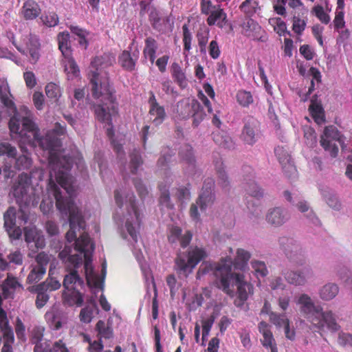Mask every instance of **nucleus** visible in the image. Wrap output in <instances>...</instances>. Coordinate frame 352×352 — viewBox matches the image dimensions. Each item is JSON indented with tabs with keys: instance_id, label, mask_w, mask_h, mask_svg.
Instances as JSON below:
<instances>
[{
	"instance_id": "10",
	"label": "nucleus",
	"mask_w": 352,
	"mask_h": 352,
	"mask_svg": "<svg viewBox=\"0 0 352 352\" xmlns=\"http://www.w3.org/2000/svg\"><path fill=\"white\" fill-rule=\"evenodd\" d=\"M16 215L17 211L14 206H9L3 213V228L11 241L19 240L22 236V230L16 225Z\"/></svg>"
},
{
	"instance_id": "49",
	"label": "nucleus",
	"mask_w": 352,
	"mask_h": 352,
	"mask_svg": "<svg viewBox=\"0 0 352 352\" xmlns=\"http://www.w3.org/2000/svg\"><path fill=\"white\" fill-rule=\"evenodd\" d=\"M240 8L247 15L252 16L258 9V3L254 0H245L240 6Z\"/></svg>"
},
{
	"instance_id": "35",
	"label": "nucleus",
	"mask_w": 352,
	"mask_h": 352,
	"mask_svg": "<svg viewBox=\"0 0 352 352\" xmlns=\"http://www.w3.org/2000/svg\"><path fill=\"white\" fill-rule=\"evenodd\" d=\"M179 155L182 160L188 164V170L192 172L195 167V160L192 147L189 145H185L179 151Z\"/></svg>"
},
{
	"instance_id": "36",
	"label": "nucleus",
	"mask_w": 352,
	"mask_h": 352,
	"mask_svg": "<svg viewBox=\"0 0 352 352\" xmlns=\"http://www.w3.org/2000/svg\"><path fill=\"white\" fill-rule=\"evenodd\" d=\"M96 330L98 331V338L100 340L102 338L111 339L113 336L111 327L107 325L103 320H99L96 323Z\"/></svg>"
},
{
	"instance_id": "31",
	"label": "nucleus",
	"mask_w": 352,
	"mask_h": 352,
	"mask_svg": "<svg viewBox=\"0 0 352 352\" xmlns=\"http://www.w3.org/2000/svg\"><path fill=\"white\" fill-rule=\"evenodd\" d=\"M29 290L37 294L35 303L38 309L44 307L49 300V295L47 294V291L45 290V286L43 285H36L30 288Z\"/></svg>"
},
{
	"instance_id": "57",
	"label": "nucleus",
	"mask_w": 352,
	"mask_h": 352,
	"mask_svg": "<svg viewBox=\"0 0 352 352\" xmlns=\"http://www.w3.org/2000/svg\"><path fill=\"white\" fill-rule=\"evenodd\" d=\"M274 152L280 164L291 161L290 155L284 147L278 146L275 148Z\"/></svg>"
},
{
	"instance_id": "60",
	"label": "nucleus",
	"mask_w": 352,
	"mask_h": 352,
	"mask_svg": "<svg viewBox=\"0 0 352 352\" xmlns=\"http://www.w3.org/2000/svg\"><path fill=\"white\" fill-rule=\"evenodd\" d=\"M312 12L314 13L322 23L327 24L330 21V17L324 12L322 6L318 5L314 7Z\"/></svg>"
},
{
	"instance_id": "62",
	"label": "nucleus",
	"mask_w": 352,
	"mask_h": 352,
	"mask_svg": "<svg viewBox=\"0 0 352 352\" xmlns=\"http://www.w3.org/2000/svg\"><path fill=\"white\" fill-rule=\"evenodd\" d=\"M38 234V233L35 229L26 227L24 228L25 241L28 244L30 251L32 250V245H31L30 243L34 241Z\"/></svg>"
},
{
	"instance_id": "28",
	"label": "nucleus",
	"mask_w": 352,
	"mask_h": 352,
	"mask_svg": "<svg viewBox=\"0 0 352 352\" xmlns=\"http://www.w3.org/2000/svg\"><path fill=\"white\" fill-rule=\"evenodd\" d=\"M339 293V287L336 283H328L319 289V296L324 301L333 299Z\"/></svg>"
},
{
	"instance_id": "20",
	"label": "nucleus",
	"mask_w": 352,
	"mask_h": 352,
	"mask_svg": "<svg viewBox=\"0 0 352 352\" xmlns=\"http://www.w3.org/2000/svg\"><path fill=\"white\" fill-rule=\"evenodd\" d=\"M18 289H23V287L16 278L10 274H8L7 278L0 285V290H1L4 298H13L14 294Z\"/></svg>"
},
{
	"instance_id": "47",
	"label": "nucleus",
	"mask_w": 352,
	"mask_h": 352,
	"mask_svg": "<svg viewBox=\"0 0 352 352\" xmlns=\"http://www.w3.org/2000/svg\"><path fill=\"white\" fill-rule=\"evenodd\" d=\"M17 151L16 147L8 142L0 143V156L6 155L8 157L15 158Z\"/></svg>"
},
{
	"instance_id": "1",
	"label": "nucleus",
	"mask_w": 352,
	"mask_h": 352,
	"mask_svg": "<svg viewBox=\"0 0 352 352\" xmlns=\"http://www.w3.org/2000/svg\"><path fill=\"white\" fill-rule=\"evenodd\" d=\"M11 98L8 83L2 82L0 84L1 101L10 114L13 113L8 123L10 131L11 133L25 138L30 144L34 145L36 142L43 149L50 151L47 191L55 198L56 207L66 211V208L63 207V201H65L66 197L72 199L75 195L77 184L76 179L69 174L73 160L56 152L61 146L59 136L65 133V124L56 122L52 131L47 132L45 136L41 137L39 129L34 121L33 113L24 106L17 111Z\"/></svg>"
},
{
	"instance_id": "59",
	"label": "nucleus",
	"mask_w": 352,
	"mask_h": 352,
	"mask_svg": "<svg viewBox=\"0 0 352 352\" xmlns=\"http://www.w3.org/2000/svg\"><path fill=\"white\" fill-rule=\"evenodd\" d=\"M94 306H87L80 313V320L85 323H89L93 318Z\"/></svg>"
},
{
	"instance_id": "3",
	"label": "nucleus",
	"mask_w": 352,
	"mask_h": 352,
	"mask_svg": "<svg viewBox=\"0 0 352 352\" xmlns=\"http://www.w3.org/2000/svg\"><path fill=\"white\" fill-rule=\"evenodd\" d=\"M215 286L231 298L237 294L236 307L242 306L254 292L253 285L248 282L243 274L232 272V261L224 259L215 267Z\"/></svg>"
},
{
	"instance_id": "9",
	"label": "nucleus",
	"mask_w": 352,
	"mask_h": 352,
	"mask_svg": "<svg viewBox=\"0 0 352 352\" xmlns=\"http://www.w3.org/2000/svg\"><path fill=\"white\" fill-rule=\"evenodd\" d=\"M337 316L331 310L320 311L317 315L318 322H312L311 325L318 331H324L327 329L328 331L336 333L340 330V325L337 321Z\"/></svg>"
},
{
	"instance_id": "56",
	"label": "nucleus",
	"mask_w": 352,
	"mask_h": 352,
	"mask_svg": "<svg viewBox=\"0 0 352 352\" xmlns=\"http://www.w3.org/2000/svg\"><path fill=\"white\" fill-rule=\"evenodd\" d=\"M280 164L282 166L283 173L286 177H287L289 179L296 178L297 175V170L292 161H289L287 163H282Z\"/></svg>"
},
{
	"instance_id": "15",
	"label": "nucleus",
	"mask_w": 352,
	"mask_h": 352,
	"mask_svg": "<svg viewBox=\"0 0 352 352\" xmlns=\"http://www.w3.org/2000/svg\"><path fill=\"white\" fill-rule=\"evenodd\" d=\"M258 122L248 117L244 120V126L241 134V139L247 144L253 145L258 139Z\"/></svg>"
},
{
	"instance_id": "64",
	"label": "nucleus",
	"mask_w": 352,
	"mask_h": 352,
	"mask_svg": "<svg viewBox=\"0 0 352 352\" xmlns=\"http://www.w3.org/2000/svg\"><path fill=\"white\" fill-rule=\"evenodd\" d=\"M197 36L198 39V44L200 47V52L201 53L206 54V45L208 41V32L204 31L198 32Z\"/></svg>"
},
{
	"instance_id": "29",
	"label": "nucleus",
	"mask_w": 352,
	"mask_h": 352,
	"mask_svg": "<svg viewBox=\"0 0 352 352\" xmlns=\"http://www.w3.org/2000/svg\"><path fill=\"white\" fill-rule=\"evenodd\" d=\"M145 45L143 50V55L145 58H148L151 64H153L155 59V54L158 48L157 43L151 36L145 39Z\"/></svg>"
},
{
	"instance_id": "17",
	"label": "nucleus",
	"mask_w": 352,
	"mask_h": 352,
	"mask_svg": "<svg viewBox=\"0 0 352 352\" xmlns=\"http://www.w3.org/2000/svg\"><path fill=\"white\" fill-rule=\"evenodd\" d=\"M66 267L69 270L63 282V285L65 289H80L84 287V280L79 276L76 268L68 267L65 265Z\"/></svg>"
},
{
	"instance_id": "38",
	"label": "nucleus",
	"mask_w": 352,
	"mask_h": 352,
	"mask_svg": "<svg viewBox=\"0 0 352 352\" xmlns=\"http://www.w3.org/2000/svg\"><path fill=\"white\" fill-rule=\"evenodd\" d=\"M30 272L27 277V282L29 284L36 283L41 280L45 274L46 271L42 267H38L32 264L30 266Z\"/></svg>"
},
{
	"instance_id": "19",
	"label": "nucleus",
	"mask_w": 352,
	"mask_h": 352,
	"mask_svg": "<svg viewBox=\"0 0 352 352\" xmlns=\"http://www.w3.org/2000/svg\"><path fill=\"white\" fill-rule=\"evenodd\" d=\"M150 98L148 99V104L150 106L149 114L151 116L154 117L153 122L155 125H159L163 122L166 114L164 107L160 105L157 102L153 92H150Z\"/></svg>"
},
{
	"instance_id": "23",
	"label": "nucleus",
	"mask_w": 352,
	"mask_h": 352,
	"mask_svg": "<svg viewBox=\"0 0 352 352\" xmlns=\"http://www.w3.org/2000/svg\"><path fill=\"white\" fill-rule=\"evenodd\" d=\"M62 297L65 305L81 307L83 304V295L80 289H64Z\"/></svg>"
},
{
	"instance_id": "4",
	"label": "nucleus",
	"mask_w": 352,
	"mask_h": 352,
	"mask_svg": "<svg viewBox=\"0 0 352 352\" xmlns=\"http://www.w3.org/2000/svg\"><path fill=\"white\" fill-rule=\"evenodd\" d=\"M115 63V56L111 53H104L96 56L91 63V69L88 74L91 85L92 96L96 98L103 97L111 103H113L115 98L105 69L112 66Z\"/></svg>"
},
{
	"instance_id": "54",
	"label": "nucleus",
	"mask_w": 352,
	"mask_h": 352,
	"mask_svg": "<svg viewBox=\"0 0 352 352\" xmlns=\"http://www.w3.org/2000/svg\"><path fill=\"white\" fill-rule=\"evenodd\" d=\"M32 164V160L28 155H21L16 160L15 166L17 169H28Z\"/></svg>"
},
{
	"instance_id": "6",
	"label": "nucleus",
	"mask_w": 352,
	"mask_h": 352,
	"mask_svg": "<svg viewBox=\"0 0 352 352\" xmlns=\"http://www.w3.org/2000/svg\"><path fill=\"white\" fill-rule=\"evenodd\" d=\"M207 256L204 249L195 247H191L188 254H179L175 259V270L187 276L190 274L195 266L204 258Z\"/></svg>"
},
{
	"instance_id": "12",
	"label": "nucleus",
	"mask_w": 352,
	"mask_h": 352,
	"mask_svg": "<svg viewBox=\"0 0 352 352\" xmlns=\"http://www.w3.org/2000/svg\"><path fill=\"white\" fill-rule=\"evenodd\" d=\"M214 186V182L212 178H208L204 181L201 193L197 199V204L201 211H205L208 207L214 204L215 201Z\"/></svg>"
},
{
	"instance_id": "52",
	"label": "nucleus",
	"mask_w": 352,
	"mask_h": 352,
	"mask_svg": "<svg viewBox=\"0 0 352 352\" xmlns=\"http://www.w3.org/2000/svg\"><path fill=\"white\" fill-rule=\"evenodd\" d=\"M45 316L47 322L54 329L58 330L62 327V323L54 311L47 312Z\"/></svg>"
},
{
	"instance_id": "44",
	"label": "nucleus",
	"mask_w": 352,
	"mask_h": 352,
	"mask_svg": "<svg viewBox=\"0 0 352 352\" xmlns=\"http://www.w3.org/2000/svg\"><path fill=\"white\" fill-rule=\"evenodd\" d=\"M252 268L254 270L255 275L257 278L259 277H265L268 274V270L267 269L266 265L265 262L258 261V260H252L251 261Z\"/></svg>"
},
{
	"instance_id": "41",
	"label": "nucleus",
	"mask_w": 352,
	"mask_h": 352,
	"mask_svg": "<svg viewBox=\"0 0 352 352\" xmlns=\"http://www.w3.org/2000/svg\"><path fill=\"white\" fill-rule=\"evenodd\" d=\"M323 197L329 207L336 210H340L342 206L341 202L333 192L325 191L323 193Z\"/></svg>"
},
{
	"instance_id": "48",
	"label": "nucleus",
	"mask_w": 352,
	"mask_h": 352,
	"mask_svg": "<svg viewBox=\"0 0 352 352\" xmlns=\"http://www.w3.org/2000/svg\"><path fill=\"white\" fill-rule=\"evenodd\" d=\"M41 19L43 24L47 27H54L58 23V15L54 12H45Z\"/></svg>"
},
{
	"instance_id": "40",
	"label": "nucleus",
	"mask_w": 352,
	"mask_h": 352,
	"mask_svg": "<svg viewBox=\"0 0 352 352\" xmlns=\"http://www.w3.org/2000/svg\"><path fill=\"white\" fill-rule=\"evenodd\" d=\"M129 168L132 174H135L138 168L143 164L142 158L139 151L134 148L129 155Z\"/></svg>"
},
{
	"instance_id": "39",
	"label": "nucleus",
	"mask_w": 352,
	"mask_h": 352,
	"mask_svg": "<svg viewBox=\"0 0 352 352\" xmlns=\"http://www.w3.org/2000/svg\"><path fill=\"white\" fill-rule=\"evenodd\" d=\"M243 188L248 195L253 197L260 199L263 197V190L254 181L244 183Z\"/></svg>"
},
{
	"instance_id": "21",
	"label": "nucleus",
	"mask_w": 352,
	"mask_h": 352,
	"mask_svg": "<svg viewBox=\"0 0 352 352\" xmlns=\"http://www.w3.org/2000/svg\"><path fill=\"white\" fill-rule=\"evenodd\" d=\"M199 102L196 100L184 99L177 102L176 112L181 119H188L195 109H198Z\"/></svg>"
},
{
	"instance_id": "51",
	"label": "nucleus",
	"mask_w": 352,
	"mask_h": 352,
	"mask_svg": "<svg viewBox=\"0 0 352 352\" xmlns=\"http://www.w3.org/2000/svg\"><path fill=\"white\" fill-rule=\"evenodd\" d=\"M237 101L243 107H247L253 102V98L250 92L241 90L236 94Z\"/></svg>"
},
{
	"instance_id": "43",
	"label": "nucleus",
	"mask_w": 352,
	"mask_h": 352,
	"mask_svg": "<svg viewBox=\"0 0 352 352\" xmlns=\"http://www.w3.org/2000/svg\"><path fill=\"white\" fill-rule=\"evenodd\" d=\"M95 114L97 118L101 122H109L111 120V113L109 107L104 105L96 104L94 106Z\"/></svg>"
},
{
	"instance_id": "24",
	"label": "nucleus",
	"mask_w": 352,
	"mask_h": 352,
	"mask_svg": "<svg viewBox=\"0 0 352 352\" xmlns=\"http://www.w3.org/2000/svg\"><path fill=\"white\" fill-rule=\"evenodd\" d=\"M309 110L317 124H321L325 122L324 111L321 101L318 100L317 95H314L311 99Z\"/></svg>"
},
{
	"instance_id": "18",
	"label": "nucleus",
	"mask_w": 352,
	"mask_h": 352,
	"mask_svg": "<svg viewBox=\"0 0 352 352\" xmlns=\"http://www.w3.org/2000/svg\"><path fill=\"white\" fill-rule=\"evenodd\" d=\"M258 328L263 336V339L261 340L263 346L266 349H270V352H278L276 343L269 324L264 321H261L259 322Z\"/></svg>"
},
{
	"instance_id": "63",
	"label": "nucleus",
	"mask_w": 352,
	"mask_h": 352,
	"mask_svg": "<svg viewBox=\"0 0 352 352\" xmlns=\"http://www.w3.org/2000/svg\"><path fill=\"white\" fill-rule=\"evenodd\" d=\"M10 263L21 265L23 263V255L20 250H15L7 256Z\"/></svg>"
},
{
	"instance_id": "2",
	"label": "nucleus",
	"mask_w": 352,
	"mask_h": 352,
	"mask_svg": "<svg viewBox=\"0 0 352 352\" xmlns=\"http://www.w3.org/2000/svg\"><path fill=\"white\" fill-rule=\"evenodd\" d=\"M63 207L68 208L66 211L63 208L56 207L62 214L68 217L70 229L66 233L65 237L68 243L75 241L74 248L72 245L66 244L64 249L59 253V258L68 267L77 269L82 263L84 258V267L87 285L94 289H103V280L94 273L91 264V254L94 251V245L87 233L83 231L78 238L76 236V230L80 231L85 228V221L78 208L73 199L65 198L63 201Z\"/></svg>"
},
{
	"instance_id": "45",
	"label": "nucleus",
	"mask_w": 352,
	"mask_h": 352,
	"mask_svg": "<svg viewBox=\"0 0 352 352\" xmlns=\"http://www.w3.org/2000/svg\"><path fill=\"white\" fill-rule=\"evenodd\" d=\"M3 332V344L12 345L14 341V333L8 322H4L0 326Z\"/></svg>"
},
{
	"instance_id": "5",
	"label": "nucleus",
	"mask_w": 352,
	"mask_h": 352,
	"mask_svg": "<svg viewBox=\"0 0 352 352\" xmlns=\"http://www.w3.org/2000/svg\"><path fill=\"white\" fill-rule=\"evenodd\" d=\"M12 192L18 206L35 207L39 202V194L32 185L31 177L28 173L19 175L17 182L12 188Z\"/></svg>"
},
{
	"instance_id": "55",
	"label": "nucleus",
	"mask_w": 352,
	"mask_h": 352,
	"mask_svg": "<svg viewBox=\"0 0 352 352\" xmlns=\"http://www.w3.org/2000/svg\"><path fill=\"white\" fill-rule=\"evenodd\" d=\"M18 219L21 225H25L29 221L30 212L28 208L31 206H18Z\"/></svg>"
},
{
	"instance_id": "8",
	"label": "nucleus",
	"mask_w": 352,
	"mask_h": 352,
	"mask_svg": "<svg viewBox=\"0 0 352 352\" xmlns=\"http://www.w3.org/2000/svg\"><path fill=\"white\" fill-rule=\"evenodd\" d=\"M296 302L299 307V311L302 316L311 324L314 321L318 322L316 316L320 314V311H322V307L316 305L308 294H300L296 298Z\"/></svg>"
},
{
	"instance_id": "13",
	"label": "nucleus",
	"mask_w": 352,
	"mask_h": 352,
	"mask_svg": "<svg viewBox=\"0 0 352 352\" xmlns=\"http://www.w3.org/2000/svg\"><path fill=\"white\" fill-rule=\"evenodd\" d=\"M314 276V272L311 267H305L300 270H291L285 274V280L296 286H304L309 280Z\"/></svg>"
},
{
	"instance_id": "26",
	"label": "nucleus",
	"mask_w": 352,
	"mask_h": 352,
	"mask_svg": "<svg viewBox=\"0 0 352 352\" xmlns=\"http://www.w3.org/2000/svg\"><path fill=\"white\" fill-rule=\"evenodd\" d=\"M41 10L34 0H27L21 8V14L25 20H33L39 16Z\"/></svg>"
},
{
	"instance_id": "33",
	"label": "nucleus",
	"mask_w": 352,
	"mask_h": 352,
	"mask_svg": "<svg viewBox=\"0 0 352 352\" xmlns=\"http://www.w3.org/2000/svg\"><path fill=\"white\" fill-rule=\"evenodd\" d=\"M160 197L159 204L161 208L166 210H172L174 208V204L170 200V192L166 186H160Z\"/></svg>"
},
{
	"instance_id": "42",
	"label": "nucleus",
	"mask_w": 352,
	"mask_h": 352,
	"mask_svg": "<svg viewBox=\"0 0 352 352\" xmlns=\"http://www.w3.org/2000/svg\"><path fill=\"white\" fill-rule=\"evenodd\" d=\"M45 94L50 100L57 102L61 96V90L58 85L50 82L45 87Z\"/></svg>"
},
{
	"instance_id": "58",
	"label": "nucleus",
	"mask_w": 352,
	"mask_h": 352,
	"mask_svg": "<svg viewBox=\"0 0 352 352\" xmlns=\"http://www.w3.org/2000/svg\"><path fill=\"white\" fill-rule=\"evenodd\" d=\"M39 285H43L45 286V290L47 292L57 290L61 286L60 283L54 278H47L45 281L41 283Z\"/></svg>"
},
{
	"instance_id": "50",
	"label": "nucleus",
	"mask_w": 352,
	"mask_h": 352,
	"mask_svg": "<svg viewBox=\"0 0 352 352\" xmlns=\"http://www.w3.org/2000/svg\"><path fill=\"white\" fill-rule=\"evenodd\" d=\"M336 272L341 280L346 283L352 282V275L350 270L344 265H338Z\"/></svg>"
},
{
	"instance_id": "53",
	"label": "nucleus",
	"mask_w": 352,
	"mask_h": 352,
	"mask_svg": "<svg viewBox=\"0 0 352 352\" xmlns=\"http://www.w3.org/2000/svg\"><path fill=\"white\" fill-rule=\"evenodd\" d=\"M214 322V317L211 316L209 318L202 322V345L205 344V341L209 335L210 331Z\"/></svg>"
},
{
	"instance_id": "37",
	"label": "nucleus",
	"mask_w": 352,
	"mask_h": 352,
	"mask_svg": "<svg viewBox=\"0 0 352 352\" xmlns=\"http://www.w3.org/2000/svg\"><path fill=\"white\" fill-rule=\"evenodd\" d=\"M119 63L124 69L133 71L135 67V60H134L129 51H123L119 56Z\"/></svg>"
},
{
	"instance_id": "22",
	"label": "nucleus",
	"mask_w": 352,
	"mask_h": 352,
	"mask_svg": "<svg viewBox=\"0 0 352 352\" xmlns=\"http://www.w3.org/2000/svg\"><path fill=\"white\" fill-rule=\"evenodd\" d=\"M236 255L234 261H232V258L227 256L222 258L217 266H218L224 259L230 258L232 261V267H234L235 270L245 271L248 268V262L251 258L250 252L244 249L239 248L236 250Z\"/></svg>"
},
{
	"instance_id": "30",
	"label": "nucleus",
	"mask_w": 352,
	"mask_h": 352,
	"mask_svg": "<svg viewBox=\"0 0 352 352\" xmlns=\"http://www.w3.org/2000/svg\"><path fill=\"white\" fill-rule=\"evenodd\" d=\"M170 72L175 82L182 89L186 88L188 85V80L184 72L177 63H173L172 64Z\"/></svg>"
},
{
	"instance_id": "14",
	"label": "nucleus",
	"mask_w": 352,
	"mask_h": 352,
	"mask_svg": "<svg viewBox=\"0 0 352 352\" xmlns=\"http://www.w3.org/2000/svg\"><path fill=\"white\" fill-rule=\"evenodd\" d=\"M290 218L288 210L281 206L273 207L266 212L265 221L272 227L279 228L289 221Z\"/></svg>"
},
{
	"instance_id": "32",
	"label": "nucleus",
	"mask_w": 352,
	"mask_h": 352,
	"mask_svg": "<svg viewBox=\"0 0 352 352\" xmlns=\"http://www.w3.org/2000/svg\"><path fill=\"white\" fill-rule=\"evenodd\" d=\"M214 142L219 146L228 149L234 148V142L232 139L225 132L216 131L212 133Z\"/></svg>"
},
{
	"instance_id": "11",
	"label": "nucleus",
	"mask_w": 352,
	"mask_h": 352,
	"mask_svg": "<svg viewBox=\"0 0 352 352\" xmlns=\"http://www.w3.org/2000/svg\"><path fill=\"white\" fill-rule=\"evenodd\" d=\"M331 140H337L342 143V135L337 128L334 126H328L324 128L323 135H321L320 144L325 151L330 153L332 157H336L338 153V147Z\"/></svg>"
},
{
	"instance_id": "7",
	"label": "nucleus",
	"mask_w": 352,
	"mask_h": 352,
	"mask_svg": "<svg viewBox=\"0 0 352 352\" xmlns=\"http://www.w3.org/2000/svg\"><path fill=\"white\" fill-rule=\"evenodd\" d=\"M278 243L289 261L295 266H302L307 262L305 250L295 239L287 236L278 239Z\"/></svg>"
},
{
	"instance_id": "27",
	"label": "nucleus",
	"mask_w": 352,
	"mask_h": 352,
	"mask_svg": "<svg viewBox=\"0 0 352 352\" xmlns=\"http://www.w3.org/2000/svg\"><path fill=\"white\" fill-rule=\"evenodd\" d=\"M36 250L34 249L28 253V256L31 258H34V263L32 264L38 267H42L47 271V267L50 261L51 255L45 252H41L36 254Z\"/></svg>"
},
{
	"instance_id": "16",
	"label": "nucleus",
	"mask_w": 352,
	"mask_h": 352,
	"mask_svg": "<svg viewBox=\"0 0 352 352\" xmlns=\"http://www.w3.org/2000/svg\"><path fill=\"white\" fill-rule=\"evenodd\" d=\"M241 32L245 36L252 38L254 40L260 41L261 42H265L267 41L266 36L261 34H265V32L262 30L261 27L258 25V23L254 21L252 19H245L241 24Z\"/></svg>"
},
{
	"instance_id": "34",
	"label": "nucleus",
	"mask_w": 352,
	"mask_h": 352,
	"mask_svg": "<svg viewBox=\"0 0 352 352\" xmlns=\"http://www.w3.org/2000/svg\"><path fill=\"white\" fill-rule=\"evenodd\" d=\"M58 47L65 58L70 57L72 52L69 45V34L60 32L58 35Z\"/></svg>"
},
{
	"instance_id": "61",
	"label": "nucleus",
	"mask_w": 352,
	"mask_h": 352,
	"mask_svg": "<svg viewBox=\"0 0 352 352\" xmlns=\"http://www.w3.org/2000/svg\"><path fill=\"white\" fill-rule=\"evenodd\" d=\"M126 203L127 204V207H129V212L131 215V212H133L135 218L138 219V214L137 210V207L135 205V196L133 193L127 194L126 195Z\"/></svg>"
},
{
	"instance_id": "46",
	"label": "nucleus",
	"mask_w": 352,
	"mask_h": 352,
	"mask_svg": "<svg viewBox=\"0 0 352 352\" xmlns=\"http://www.w3.org/2000/svg\"><path fill=\"white\" fill-rule=\"evenodd\" d=\"M270 321L277 327H285L289 323V320L285 314H280L275 312L270 314Z\"/></svg>"
},
{
	"instance_id": "25",
	"label": "nucleus",
	"mask_w": 352,
	"mask_h": 352,
	"mask_svg": "<svg viewBox=\"0 0 352 352\" xmlns=\"http://www.w3.org/2000/svg\"><path fill=\"white\" fill-rule=\"evenodd\" d=\"M215 168L217 175V184L225 192H228L231 188L230 178L225 170V166L222 162L217 161Z\"/></svg>"
}]
</instances>
